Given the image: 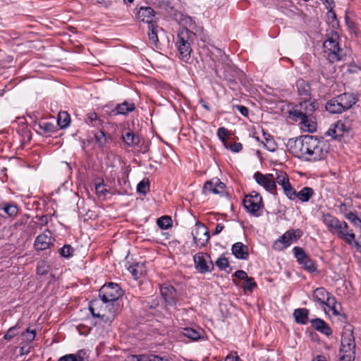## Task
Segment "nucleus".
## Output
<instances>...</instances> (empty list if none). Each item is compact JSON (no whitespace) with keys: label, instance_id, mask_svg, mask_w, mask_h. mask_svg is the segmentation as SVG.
I'll return each instance as SVG.
<instances>
[{"label":"nucleus","instance_id":"obj_15","mask_svg":"<svg viewBox=\"0 0 361 361\" xmlns=\"http://www.w3.org/2000/svg\"><path fill=\"white\" fill-rule=\"evenodd\" d=\"M160 293L167 305L171 306L176 305L178 297L176 290L174 287L167 284L162 285L160 288Z\"/></svg>","mask_w":361,"mask_h":361},{"label":"nucleus","instance_id":"obj_53","mask_svg":"<svg viewBox=\"0 0 361 361\" xmlns=\"http://www.w3.org/2000/svg\"><path fill=\"white\" fill-rule=\"evenodd\" d=\"M224 146L226 149H229L233 152H235V153L240 152L243 149V145L240 142H234L232 145L225 143Z\"/></svg>","mask_w":361,"mask_h":361},{"label":"nucleus","instance_id":"obj_4","mask_svg":"<svg viewBox=\"0 0 361 361\" xmlns=\"http://www.w3.org/2000/svg\"><path fill=\"white\" fill-rule=\"evenodd\" d=\"M194 36L195 33L188 28L182 29L178 32L176 46L179 59L185 63H188L191 58V42Z\"/></svg>","mask_w":361,"mask_h":361},{"label":"nucleus","instance_id":"obj_61","mask_svg":"<svg viewBox=\"0 0 361 361\" xmlns=\"http://www.w3.org/2000/svg\"><path fill=\"white\" fill-rule=\"evenodd\" d=\"M343 355L341 356L339 361H354L355 360V354H352L350 353H342Z\"/></svg>","mask_w":361,"mask_h":361},{"label":"nucleus","instance_id":"obj_8","mask_svg":"<svg viewBox=\"0 0 361 361\" xmlns=\"http://www.w3.org/2000/svg\"><path fill=\"white\" fill-rule=\"evenodd\" d=\"M123 295V290L118 284L109 283L104 284L99 290V296L104 302H111L118 300Z\"/></svg>","mask_w":361,"mask_h":361},{"label":"nucleus","instance_id":"obj_26","mask_svg":"<svg viewBox=\"0 0 361 361\" xmlns=\"http://www.w3.org/2000/svg\"><path fill=\"white\" fill-rule=\"evenodd\" d=\"M329 293L323 287L317 288L313 291V300L320 305L324 306V302L327 299Z\"/></svg>","mask_w":361,"mask_h":361},{"label":"nucleus","instance_id":"obj_36","mask_svg":"<svg viewBox=\"0 0 361 361\" xmlns=\"http://www.w3.org/2000/svg\"><path fill=\"white\" fill-rule=\"evenodd\" d=\"M35 127H37L44 133H53L56 130V127L53 123L47 121L36 123Z\"/></svg>","mask_w":361,"mask_h":361},{"label":"nucleus","instance_id":"obj_59","mask_svg":"<svg viewBox=\"0 0 361 361\" xmlns=\"http://www.w3.org/2000/svg\"><path fill=\"white\" fill-rule=\"evenodd\" d=\"M328 20L331 23H332L333 27H334L336 25H338V20L336 19V14L333 11V9H329L327 13Z\"/></svg>","mask_w":361,"mask_h":361},{"label":"nucleus","instance_id":"obj_56","mask_svg":"<svg viewBox=\"0 0 361 361\" xmlns=\"http://www.w3.org/2000/svg\"><path fill=\"white\" fill-rule=\"evenodd\" d=\"M141 361H164L163 358L155 355H141Z\"/></svg>","mask_w":361,"mask_h":361},{"label":"nucleus","instance_id":"obj_12","mask_svg":"<svg viewBox=\"0 0 361 361\" xmlns=\"http://www.w3.org/2000/svg\"><path fill=\"white\" fill-rule=\"evenodd\" d=\"M253 178L255 181L261 186H262L267 191L274 195L276 194V185L274 181V176L271 173L262 174L257 171L255 173Z\"/></svg>","mask_w":361,"mask_h":361},{"label":"nucleus","instance_id":"obj_43","mask_svg":"<svg viewBox=\"0 0 361 361\" xmlns=\"http://www.w3.org/2000/svg\"><path fill=\"white\" fill-rule=\"evenodd\" d=\"M334 125L336 128H337V133L341 135V137L343 136L345 133H348L350 130V125L341 121H337Z\"/></svg>","mask_w":361,"mask_h":361},{"label":"nucleus","instance_id":"obj_32","mask_svg":"<svg viewBox=\"0 0 361 361\" xmlns=\"http://www.w3.org/2000/svg\"><path fill=\"white\" fill-rule=\"evenodd\" d=\"M85 121L88 126L94 128H99L102 124V121L98 117L95 112L87 114Z\"/></svg>","mask_w":361,"mask_h":361},{"label":"nucleus","instance_id":"obj_58","mask_svg":"<svg viewBox=\"0 0 361 361\" xmlns=\"http://www.w3.org/2000/svg\"><path fill=\"white\" fill-rule=\"evenodd\" d=\"M228 135V130L226 128L224 127H221L217 130V135L219 138L225 144L227 143L226 142V137Z\"/></svg>","mask_w":361,"mask_h":361},{"label":"nucleus","instance_id":"obj_35","mask_svg":"<svg viewBox=\"0 0 361 361\" xmlns=\"http://www.w3.org/2000/svg\"><path fill=\"white\" fill-rule=\"evenodd\" d=\"M305 270L310 273H313L317 271V265L314 262L307 257L304 261L299 263Z\"/></svg>","mask_w":361,"mask_h":361},{"label":"nucleus","instance_id":"obj_9","mask_svg":"<svg viewBox=\"0 0 361 361\" xmlns=\"http://www.w3.org/2000/svg\"><path fill=\"white\" fill-rule=\"evenodd\" d=\"M341 353H350L355 354V341L352 326L346 324L343 329L341 335Z\"/></svg>","mask_w":361,"mask_h":361},{"label":"nucleus","instance_id":"obj_16","mask_svg":"<svg viewBox=\"0 0 361 361\" xmlns=\"http://www.w3.org/2000/svg\"><path fill=\"white\" fill-rule=\"evenodd\" d=\"M226 185L218 178H214L211 180H208L204 185L203 191L207 193V192L213 194L224 195L226 194L225 191Z\"/></svg>","mask_w":361,"mask_h":361},{"label":"nucleus","instance_id":"obj_18","mask_svg":"<svg viewBox=\"0 0 361 361\" xmlns=\"http://www.w3.org/2000/svg\"><path fill=\"white\" fill-rule=\"evenodd\" d=\"M137 18L140 21L145 22L148 25L154 23L153 18L155 15V11L152 7L141 6L137 12Z\"/></svg>","mask_w":361,"mask_h":361},{"label":"nucleus","instance_id":"obj_42","mask_svg":"<svg viewBox=\"0 0 361 361\" xmlns=\"http://www.w3.org/2000/svg\"><path fill=\"white\" fill-rule=\"evenodd\" d=\"M283 190L284 194L289 200H294L296 198L297 192L295 189L292 187L290 183L286 184V185L283 188Z\"/></svg>","mask_w":361,"mask_h":361},{"label":"nucleus","instance_id":"obj_5","mask_svg":"<svg viewBox=\"0 0 361 361\" xmlns=\"http://www.w3.org/2000/svg\"><path fill=\"white\" fill-rule=\"evenodd\" d=\"M339 36L335 31H331L323 44L324 51L330 63H334L341 59L342 51L338 43Z\"/></svg>","mask_w":361,"mask_h":361},{"label":"nucleus","instance_id":"obj_27","mask_svg":"<svg viewBox=\"0 0 361 361\" xmlns=\"http://www.w3.org/2000/svg\"><path fill=\"white\" fill-rule=\"evenodd\" d=\"M122 140L128 147L137 145L140 142V137L133 131L128 130L122 134Z\"/></svg>","mask_w":361,"mask_h":361},{"label":"nucleus","instance_id":"obj_54","mask_svg":"<svg viewBox=\"0 0 361 361\" xmlns=\"http://www.w3.org/2000/svg\"><path fill=\"white\" fill-rule=\"evenodd\" d=\"M22 335L25 337V340L27 342L32 341L35 336H36V331L35 330H30L29 328H27L23 334Z\"/></svg>","mask_w":361,"mask_h":361},{"label":"nucleus","instance_id":"obj_40","mask_svg":"<svg viewBox=\"0 0 361 361\" xmlns=\"http://www.w3.org/2000/svg\"><path fill=\"white\" fill-rule=\"evenodd\" d=\"M325 108L326 110L331 114L342 113V109H340L333 98L326 102Z\"/></svg>","mask_w":361,"mask_h":361},{"label":"nucleus","instance_id":"obj_30","mask_svg":"<svg viewBox=\"0 0 361 361\" xmlns=\"http://www.w3.org/2000/svg\"><path fill=\"white\" fill-rule=\"evenodd\" d=\"M314 195V190L310 187H304L298 192L296 197L302 202H307Z\"/></svg>","mask_w":361,"mask_h":361},{"label":"nucleus","instance_id":"obj_38","mask_svg":"<svg viewBox=\"0 0 361 361\" xmlns=\"http://www.w3.org/2000/svg\"><path fill=\"white\" fill-rule=\"evenodd\" d=\"M274 181L281 185L282 188L286 186V184L290 183L288 175L286 173L283 171L276 172V176L274 177Z\"/></svg>","mask_w":361,"mask_h":361},{"label":"nucleus","instance_id":"obj_46","mask_svg":"<svg viewBox=\"0 0 361 361\" xmlns=\"http://www.w3.org/2000/svg\"><path fill=\"white\" fill-rule=\"evenodd\" d=\"M95 141L99 147H104L106 143V137L103 130H99L94 133Z\"/></svg>","mask_w":361,"mask_h":361},{"label":"nucleus","instance_id":"obj_34","mask_svg":"<svg viewBox=\"0 0 361 361\" xmlns=\"http://www.w3.org/2000/svg\"><path fill=\"white\" fill-rule=\"evenodd\" d=\"M58 125L61 128H67L71 123V117L66 111L60 112L57 118Z\"/></svg>","mask_w":361,"mask_h":361},{"label":"nucleus","instance_id":"obj_52","mask_svg":"<svg viewBox=\"0 0 361 361\" xmlns=\"http://www.w3.org/2000/svg\"><path fill=\"white\" fill-rule=\"evenodd\" d=\"M215 263L216 267L221 270H226V269L229 267V262L227 258L224 257L218 258Z\"/></svg>","mask_w":361,"mask_h":361},{"label":"nucleus","instance_id":"obj_22","mask_svg":"<svg viewBox=\"0 0 361 361\" xmlns=\"http://www.w3.org/2000/svg\"><path fill=\"white\" fill-rule=\"evenodd\" d=\"M231 251L237 259H247L249 256L247 247L240 242L234 243L232 246Z\"/></svg>","mask_w":361,"mask_h":361},{"label":"nucleus","instance_id":"obj_28","mask_svg":"<svg viewBox=\"0 0 361 361\" xmlns=\"http://www.w3.org/2000/svg\"><path fill=\"white\" fill-rule=\"evenodd\" d=\"M2 210L6 214V216L14 218L18 213V207L13 202L4 203L0 204V211Z\"/></svg>","mask_w":361,"mask_h":361},{"label":"nucleus","instance_id":"obj_19","mask_svg":"<svg viewBox=\"0 0 361 361\" xmlns=\"http://www.w3.org/2000/svg\"><path fill=\"white\" fill-rule=\"evenodd\" d=\"M296 87L299 96L303 100H311V87L310 84L303 79L296 82Z\"/></svg>","mask_w":361,"mask_h":361},{"label":"nucleus","instance_id":"obj_11","mask_svg":"<svg viewBox=\"0 0 361 361\" xmlns=\"http://www.w3.org/2000/svg\"><path fill=\"white\" fill-rule=\"evenodd\" d=\"M195 268L200 274H205L214 269V264L207 254L202 252L197 253L193 257Z\"/></svg>","mask_w":361,"mask_h":361},{"label":"nucleus","instance_id":"obj_62","mask_svg":"<svg viewBox=\"0 0 361 361\" xmlns=\"http://www.w3.org/2000/svg\"><path fill=\"white\" fill-rule=\"evenodd\" d=\"M233 276L238 279L244 281L248 277L247 273L243 270L236 271Z\"/></svg>","mask_w":361,"mask_h":361},{"label":"nucleus","instance_id":"obj_2","mask_svg":"<svg viewBox=\"0 0 361 361\" xmlns=\"http://www.w3.org/2000/svg\"><path fill=\"white\" fill-rule=\"evenodd\" d=\"M322 221L331 233L336 234L338 238L343 240L347 244L353 245L357 250H360L361 245L355 240V233L352 230H349V226L345 221H339L330 214H324Z\"/></svg>","mask_w":361,"mask_h":361},{"label":"nucleus","instance_id":"obj_44","mask_svg":"<svg viewBox=\"0 0 361 361\" xmlns=\"http://www.w3.org/2000/svg\"><path fill=\"white\" fill-rule=\"evenodd\" d=\"M294 256L296 258L298 263L304 261L308 256L306 255L305 250L300 247H295L293 249Z\"/></svg>","mask_w":361,"mask_h":361},{"label":"nucleus","instance_id":"obj_7","mask_svg":"<svg viewBox=\"0 0 361 361\" xmlns=\"http://www.w3.org/2000/svg\"><path fill=\"white\" fill-rule=\"evenodd\" d=\"M302 231L300 228L290 229L274 242L273 248L275 250H283L297 241L302 235Z\"/></svg>","mask_w":361,"mask_h":361},{"label":"nucleus","instance_id":"obj_60","mask_svg":"<svg viewBox=\"0 0 361 361\" xmlns=\"http://www.w3.org/2000/svg\"><path fill=\"white\" fill-rule=\"evenodd\" d=\"M324 305L328 307L329 309L334 306L337 305L336 298L329 293L327 299L324 302Z\"/></svg>","mask_w":361,"mask_h":361},{"label":"nucleus","instance_id":"obj_47","mask_svg":"<svg viewBox=\"0 0 361 361\" xmlns=\"http://www.w3.org/2000/svg\"><path fill=\"white\" fill-rule=\"evenodd\" d=\"M256 286H257V284L255 282L254 279L252 277H247L245 280L243 288L245 292H246V291L252 292Z\"/></svg>","mask_w":361,"mask_h":361},{"label":"nucleus","instance_id":"obj_17","mask_svg":"<svg viewBox=\"0 0 361 361\" xmlns=\"http://www.w3.org/2000/svg\"><path fill=\"white\" fill-rule=\"evenodd\" d=\"M46 232L50 233L49 229H46L45 231L37 236L34 243V247L36 250L43 251L47 250L51 245H53L54 239L46 234Z\"/></svg>","mask_w":361,"mask_h":361},{"label":"nucleus","instance_id":"obj_24","mask_svg":"<svg viewBox=\"0 0 361 361\" xmlns=\"http://www.w3.org/2000/svg\"><path fill=\"white\" fill-rule=\"evenodd\" d=\"M337 100L341 102L342 105L344 106L345 111L350 109L357 101V98L350 93H343L337 96Z\"/></svg>","mask_w":361,"mask_h":361},{"label":"nucleus","instance_id":"obj_41","mask_svg":"<svg viewBox=\"0 0 361 361\" xmlns=\"http://www.w3.org/2000/svg\"><path fill=\"white\" fill-rule=\"evenodd\" d=\"M50 267L47 262L41 260L37 264V274L38 275H46L49 271Z\"/></svg>","mask_w":361,"mask_h":361},{"label":"nucleus","instance_id":"obj_57","mask_svg":"<svg viewBox=\"0 0 361 361\" xmlns=\"http://www.w3.org/2000/svg\"><path fill=\"white\" fill-rule=\"evenodd\" d=\"M326 134L332 137L335 140L340 139L341 137V135L338 133H337V128H336L334 124H333L331 127L329 129V130L326 132Z\"/></svg>","mask_w":361,"mask_h":361},{"label":"nucleus","instance_id":"obj_13","mask_svg":"<svg viewBox=\"0 0 361 361\" xmlns=\"http://www.w3.org/2000/svg\"><path fill=\"white\" fill-rule=\"evenodd\" d=\"M307 137V135H305L300 137L290 138L288 140L286 146L295 156H304Z\"/></svg>","mask_w":361,"mask_h":361},{"label":"nucleus","instance_id":"obj_6","mask_svg":"<svg viewBox=\"0 0 361 361\" xmlns=\"http://www.w3.org/2000/svg\"><path fill=\"white\" fill-rule=\"evenodd\" d=\"M243 205L251 215L259 217L262 214L263 202L261 195L255 191L245 197Z\"/></svg>","mask_w":361,"mask_h":361},{"label":"nucleus","instance_id":"obj_33","mask_svg":"<svg viewBox=\"0 0 361 361\" xmlns=\"http://www.w3.org/2000/svg\"><path fill=\"white\" fill-rule=\"evenodd\" d=\"M264 140L262 141V144L264 147L270 152H274L276 149V143L274 140L273 137L265 133H263Z\"/></svg>","mask_w":361,"mask_h":361},{"label":"nucleus","instance_id":"obj_48","mask_svg":"<svg viewBox=\"0 0 361 361\" xmlns=\"http://www.w3.org/2000/svg\"><path fill=\"white\" fill-rule=\"evenodd\" d=\"M74 249L70 245H64L60 250L59 253L61 256L68 258L73 255Z\"/></svg>","mask_w":361,"mask_h":361},{"label":"nucleus","instance_id":"obj_21","mask_svg":"<svg viewBox=\"0 0 361 361\" xmlns=\"http://www.w3.org/2000/svg\"><path fill=\"white\" fill-rule=\"evenodd\" d=\"M311 326L317 331L326 335L330 336L332 334V331L329 324L323 319L316 318L310 320Z\"/></svg>","mask_w":361,"mask_h":361},{"label":"nucleus","instance_id":"obj_3","mask_svg":"<svg viewBox=\"0 0 361 361\" xmlns=\"http://www.w3.org/2000/svg\"><path fill=\"white\" fill-rule=\"evenodd\" d=\"M305 150L304 156L310 161H317L324 159L329 149V145L325 140L318 139L312 135H307L305 139Z\"/></svg>","mask_w":361,"mask_h":361},{"label":"nucleus","instance_id":"obj_10","mask_svg":"<svg viewBox=\"0 0 361 361\" xmlns=\"http://www.w3.org/2000/svg\"><path fill=\"white\" fill-rule=\"evenodd\" d=\"M192 235L194 244L200 248L204 247L210 238L207 227L199 221L195 224V228L192 231Z\"/></svg>","mask_w":361,"mask_h":361},{"label":"nucleus","instance_id":"obj_39","mask_svg":"<svg viewBox=\"0 0 361 361\" xmlns=\"http://www.w3.org/2000/svg\"><path fill=\"white\" fill-rule=\"evenodd\" d=\"M345 218L356 228L361 231V219L354 212H350L345 214Z\"/></svg>","mask_w":361,"mask_h":361},{"label":"nucleus","instance_id":"obj_20","mask_svg":"<svg viewBox=\"0 0 361 361\" xmlns=\"http://www.w3.org/2000/svg\"><path fill=\"white\" fill-rule=\"evenodd\" d=\"M159 30H162V29L158 26L157 23L148 25L147 35L149 43L151 46L156 48L159 47L158 32Z\"/></svg>","mask_w":361,"mask_h":361},{"label":"nucleus","instance_id":"obj_31","mask_svg":"<svg viewBox=\"0 0 361 361\" xmlns=\"http://www.w3.org/2000/svg\"><path fill=\"white\" fill-rule=\"evenodd\" d=\"M86 352L84 350H80L75 354H68L62 356L59 361H85Z\"/></svg>","mask_w":361,"mask_h":361},{"label":"nucleus","instance_id":"obj_55","mask_svg":"<svg viewBox=\"0 0 361 361\" xmlns=\"http://www.w3.org/2000/svg\"><path fill=\"white\" fill-rule=\"evenodd\" d=\"M95 190L97 194L100 196H104L106 193L108 192L105 188V185L103 182L95 183Z\"/></svg>","mask_w":361,"mask_h":361},{"label":"nucleus","instance_id":"obj_1","mask_svg":"<svg viewBox=\"0 0 361 361\" xmlns=\"http://www.w3.org/2000/svg\"><path fill=\"white\" fill-rule=\"evenodd\" d=\"M318 107L319 104L316 101L303 100L289 111V117L293 121H299L304 131L314 133L317 127L314 113Z\"/></svg>","mask_w":361,"mask_h":361},{"label":"nucleus","instance_id":"obj_29","mask_svg":"<svg viewBox=\"0 0 361 361\" xmlns=\"http://www.w3.org/2000/svg\"><path fill=\"white\" fill-rule=\"evenodd\" d=\"M204 331L201 329L196 330L192 328H184L182 331L183 336L187 337L190 341H195L201 338Z\"/></svg>","mask_w":361,"mask_h":361},{"label":"nucleus","instance_id":"obj_14","mask_svg":"<svg viewBox=\"0 0 361 361\" xmlns=\"http://www.w3.org/2000/svg\"><path fill=\"white\" fill-rule=\"evenodd\" d=\"M106 111L110 116H117V115H127L129 112H132L135 109V105L133 102H123V103L118 104L113 109H111L109 105H106L105 106Z\"/></svg>","mask_w":361,"mask_h":361},{"label":"nucleus","instance_id":"obj_37","mask_svg":"<svg viewBox=\"0 0 361 361\" xmlns=\"http://www.w3.org/2000/svg\"><path fill=\"white\" fill-rule=\"evenodd\" d=\"M157 224L161 229H168L172 226V219L169 216H162L157 219Z\"/></svg>","mask_w":361,"mask_h":361},{"label":"nucleus","instance_id":"obj_63","mask_svg":"<svg viewBox=\"0 0 361 361\" xmlns=\"http://www.w3.org/2000/svg\"><path fill=\"white\" fill-rule=\"evenodd\" d=\"M233 107L237 109L243 116H247L248 109L246 106L242 105H236L234 106Z\"/></svg>","mask_w":361,"mask_h":361},{"label":"nucleus","instance_id":"obj_45","mask_svg":"<svg viewBox=\"0 0 361 361\" xmlns=\"http://www.w3.org/2000/svg\"><path fill=\"white\" fill-rule=\"evenodd\" d=\"M128 270L135 279H138L142 274V267L137 263L130 266Z\"/></svg>","mask_w":361,"mask_h":361},{"label":"nucleus","instance_id":"obj_50","mask_svg":"<svg viewBox=\"0 0 361 361\" xmlns=\"http://www.w3.org/2000/svg\"><path fill=\"white\" fill-rule=\"evenodd\" d=\"M55 214V212L53 214V216ZM52 215H42V216H36L35 218L38 219V224L39 226V228L42 229L43 226H45L48 224L49 221L51 220Z\"/></svg>","mask_w":361,"mask_h":361},{"label":"nucleus","instance_id":"obj_23","mask_svg":"<svg viewBox=\"0 0 361 361\" xmlns=\"http://www.w3.org/2000/svg\"><path fill=\"white\" fill-rule=\"evenodd\" d=\"M95 303H91L89 307V310L94 317L100 318L105 323H111L115 317V310L111 311L110 310V312L109 314H106L104 313H101L99 311L97 312L94 305Z\"/></svg>","mask_w":361,"mask_h":361},{"label":"nucleus","instance_id":"obj_25","mask_svg":"<svg viewBox=\"0 0 361 361\" xmlns=\"http://www.w3.org/2000/svg\"><path fill=\"white\" fill-rule=\"evenodd\" d=\"M309 310L306 308H298L294 310L293 317L296 323L307 324L309 322Z\"/></svg>","mask_w":361,"mask_h":361},{"label":"nucleus","instance_id":"obj_51","mask_svg":"<svg viewBox=\"0 0 361 361\" xmlns=\"http://www.w3.org/2000/svg\"><path fill=\"white\" fill-rule=\"evenodd\" d=\"M20 328V326H18V324H16L13 327H11L8 331L5 334L4 338L6 339V340H11V338H13L15 336H16L18 334V333L16 332V331Z\"/></svg>","mask_w":361,"mask_h":361},{"label":"nucleus","instance_id":"obj_49","mask_svg":"<svg viewBox=\"0 0 361 361\" xmlns=\"http://www.w3.org/2000/svg\"><path fill=\"white\" fill-rule=\"evenodd\" d=\"M149 190V183L148 180L140 181L137 185V191L141 194L146 195Z\"/></svg>","mask_w":361,"mask_h":361},{"label":"nucleus","instance_id":"obj_64","mask_svg":"<svg viewBox=\"0 0 361 361\" xmlns=\"http://www.w3.org/2000/svg\"><path fill=\"white\" fill-rule=\"evenodd\" d=\"M126 361H141V355H132L127 357Z\"/></svg>","mask_w":361,"mask_h":361}]
</instances>
